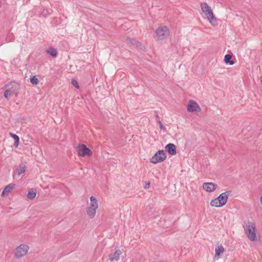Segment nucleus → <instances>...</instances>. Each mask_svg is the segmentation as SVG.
Returning a JSON list of instances; mask_svg holds the SVG:
<instances>
[{"mask_svg": "<svg viewBox=\"0 0 262 262\" xmlns=\"http://www.w3.org/2000/svg\"><path fill=\"white\" fill-rule=\"evenodd\" d=\"M201 110V107L196 102L193 100L188 101L187 106V111L188 112H199Z\"/></svg>", "mask_w": 262, "mask_h": 262, "instance_id": "1a4fd4ad", "label": "nucleus"}, {"mask_svg": "<svg viewBox=\"0 0 262 262\" xmlns=\"http://www.w3.org/2000/svg\"><path fill=\"white\" fill-rule=\"evenodd\" d=\"M47 52L52 57H56L57 55V51L56 49L53 48H50L47 50Z\"/></svg>", "mask_w": 262, "mask_h": 262, "instance_id": "f3484780", "label": "nucleus"}, {"mask_svg": "<svg viewBox=\"0 0 262 262\" xmlns=\"http://www.w3.org/2000/svg\"><path fill=\"white\" fill-rule=\"evenodd\" d=\"M36 195V191L33 190H30L27 194L28 198L30 200H33L35 198Z\"/></svg>", "mask_w": 262, "mask_h": 262, "instance_id": "6ab92c4d", "label": "nucleus"}, {"mask_svg": "<svg viewBox=\"0 0 262 262\" xmlns=\"http://www.w3.org/2000/svg\"><path fill=\"white\" fill-rule=\"evenodd\" d=\"M99 205L98 200L94 196L90 198V202L88 203V206L86 208V213L90 219H93L98 208Z\"/></svg>", "mask_w": 262, "mask_h": 262, "instance_id": "7ed1b4c3", "label": "nucleus"}, {"mask_svg": "<svg viewBox=\"0 0 262 262\" xmlns=\"http://www.w3.org/2000/svg\"><path fill=\"white\" fill-rule=\"evenodd\" d=\"M200 6L202 16L207 19L212 26H217L219 21L211 8L206 3H201Z\"/></svg>", "mask_w": 262, "mask_h": 262, "instance_id": "f257e3e1", "label": "nucleus"}, {"mask_svg": "<svg viewBox=\"0 0 262 262\" xmlns=\"http://www.w3.org/2000/svg\"><path fill=\"white\" fill-rule=\"evenodd\" d=\"M231 55L230 54H227L225 56L224 61L226 63H229L230 65H233L234 64V62L232 60H231Z\"/></svg>", "mask_w": 262, "mask_h": 262, "instance_id": "aec40b11", "label": "nucleus"}, {"mask_svg": "<svg viewBox=\"0 0 262 262\" xmlns=\"http://www.w3.org/2000/svg\"><path fill=\"white\" fill-rule=\"evenodd\" d=\"M127 42H128V43H130L133 45H136L137 46H138V42H137L135 40L133 39H132L130 38H129L128 37L127 39Z\"/></svg>", "mask_w": 262, "mask_h": 262, "instance_id": "4be33fe9", "label": "nucleus"}, {"mask_svg": "<svg viewBox=\"0 0 262 262\" xmlns=\"http://www.w3.org/2000/svg\"><path fill=\"white\" fill-rule=\"evenodd\" d=\"M30 81L33 84L35 85H37L39 83L38 79L35 76H34L30 78Z\"/></svg>", "mask_w": 262, "mask_h": 262, "instance_id": "412c9836", "label": "nucleus"}, {"mask_svg": "<svg viewBox=\"0 0 262 262\" xmlns=\"http://www.w3.org/2000/svg\"><path fill=\"white\" fill-rule=\"evenodd\" d=\"M157 122H158V124H159L160 127V128L161 129H165V127L162 124V123H161L160 120H159Z\"/></svg>", "mask_w": 262, "mask_h": 262, "instance_id": "b1692460", "label": "nucleus"}, {"mask_svg": "<svg viewBox=\"0 0 262 262\" xmlns=\"http://www.w3.org/2000/svg\"><path fill=\"white\" fill-rule=\"evenodd\" d=\"M72 84L73 85V86H74L75 87H76L77 89H78L79 88V84H78L77 81L75 79H72Z\"/></svg>", "mask_w": 262, "mask_h": 262, "instance_id": "5701e85b", "label": "nucleus"}, {"mask_svg": "<svg viewBox=\"0 0 262 262\" xmlns=\"http://www.w3.org/2000/svg\"><path fill=\"white\" fill-rule=\"evenodd\" d=\"M15 185L14 184H10L8 185L3 190L2 193V196H5L9 194V193L14 188Z\"/></svg>", "mask_w": 262, "mask_h": 262, "instance_id": "ddd939ff", "label": "nucleus"}, {"mask_svg": "<svg viewBox=\"0 0 262 262\" xmlns=\"http://www.w3.org/2000/svg\"><path fill=\"white\" fill-rule=\"evenodd\" d=\"M245 233L248 239L253 242L259 241V238L257 235L256 227L253 222H249L245 227Z\"/></svg>", "mask_w": 262, "mask_h": 262, "instance_id": "f03ea898", "label": "nucleus"}, {"mask_svg": "<svg viewBox=\"0 0 262 262\" xmlns=\"http://www.w3.org/2000/svg\"><path fill=\"white\" fill-rule=\"evenodd\" d=\"M10 136L14 139V146L17 147L19 144V138L18 136L13 133H10Z\"/></svg>", "mask_w": 262, "mask_h": 262, "instance_id": "a211bd4d", "label": "nucleus"}, {"mask_svg": "<svg viewBox=\"0 0 262 262\" xmlns=\"http://www.w3.org/2000/svg\"><path fill=\"white\" fill-rule=\"evenodd\" d=\"M203 189L207 192H211L215 190L217 186L212 182H206L203 184Z\"/></svg>", "mask_w": 262, "mask_h": 262, "instance_id": "9d476101", "label": "nucleus"}, {"mask_svg": "<svg viewBox=\"0 0 262 262\" xmlns=\"http://www.w3.org/2000/svg\"><path fill=\"white\" fill-rule=\"evenodd\" d=\"M165 149L170 155H174L176 154V147L173 144H168L165 146Z\"/></svg>", "mask_w": 262, "mask_h": 262, "instance_id": "f8f14e48", "label": "nucleus"}, {"mask_svg": "<svg viewBox=\"0 0 262 262\" xmlns=\"http://www.w3.org/2000/svg\"><path fill=\"white\" fill-rule=\"evenodd\" d=\"M17 94V92L16 89H14L13 90H7L5 91L4 93V97L7 99H9L14 95L16 96Z\"/></svg>", "mask_w": 262, "mask_h": 262, "instance_id": "2eb2a0df", "label": "nucleus"}, {"mask_svg": "<svg viewBox=\"0 0 262 262\" xmlns=\"http://www.w3.org/2000/svg\"><path fill=\"white\" fill-rule=\"evenodd\" d=\"M77 152L80 157L89 156L92 154V151L84 144L79 145L77 147Z\"/></svg>", "mask_w": 262, "mask_h": 262, "instance_id": "6e6552de", "label": "nucleus"}, {"mask_svg": "<svg viewBox=\"0 0 262 262\" xmlns=\"http://www.w3.org/2000/svg\"><path fill=\"white\" fill-rule=\"evenodd\" d=\"M149 185H150V183H146L145 184V185L144 186V188H147L149 187Z\"/></svg>", "mask_w": 262, "mask_h": 262, "instance_id": "393cba45", "label": "nucleus"}, {"mask_svg": "<svg viewBox=\"0 0 262 262\" xmlns=\"http://www.w3.org/2000/svg\"><path fill=\"white\" fill-rule=\"evenodd\" d=\"M229 195V192L228 191L222 193L216 198L211 201L210 205L215 207L223 206L227 203Z\"/></svg>", "mask_w": 262, "mask_h": 262, "instance_id": "20e7f679", "label": "nucleus"}, {"mask_svg": "<svg viewBox=\"0 0 262 262\" xmlns=\"http://www.w3.org/2000/svg\"><path fill=\"white\" fill-rule=\"evenodd\" d=\"M166 159V155L163 150H159L151 158L150 162L157 164L164 161Z\"/></svg>", "mask_w": 262, "mask_h": 262, "instance_id": "423d86ee", "label": "nucleus"}, {"mask_svg": "<svg viewBox=\"0 0 262 262\" xmlns=\"http://www.w3.org/2000/svg\"><path fill=\"white\" fill-rule=\"evenodd\" d=\"M225 252V248L222 245L218 246L215 249L214 258L216 259H219L221 254Z\"/></svg>", "mask_w": 262, "mask_h": 262, "instance_id": "4468645a", "label": "nucleus"}, {"mask_svg": "<svg viewBox=\"0 0 262 262\" xmlns=\"http://www.w3.org/2000/svg\"><path fill=\"white\" fill-rule=\"evenodd\" d=\"M169 35V30L167 26L160 25L155 31V38L158 40L166 39Z\"/></svg>", "mask_w": 262, "mask_h": 262, "instance_id": "39448f33", "label": "nucleus"}, {"mask_svg": "<svg viewBox=\"0 0 262 262\" xmlns=\"http://www.w3.org/2000/svg\"><path fill=\"white\" fill-rule=\"evenodd\" d=\"M29 249V246L27 245H20L15 249V256L18 258L25 256L28 253Z\"/></svg>", "mask_w": 262, "mask_h": 262, "instance_id": "0eeeda50", "label": "nucleus"}, {"mask_svg": "<svg viewBox=\"0 0 262 262\" xmlns=\"http://www.w3.org/2000/svg\"><path fill=\"white\" fill-rule=\"evenodd\" d=\"M122 254V252L120 250H117L112 254L110 255L108 260L111 262H118L120 259V256Z\"/></svg>", "mask_w": 262, "mask_h": 262, "instance_id": "9b49d317", "label": "nucleus"}, {"mask_svg": "<svg viewBox=\"0 0 262 262\" xmlns=\"http://www.w3.org/2000/svg\"><path fill=\"white\" fill-rule=\"evenodd\" d=\"M26 171V166L24 164H20L16 169L15 173L18 176L24 173Z\"/></svg>", "mask_w": 262, "mask_h": 262, "instance_id": "dca6fc26", "label": "nucleus"}]
</instances>
